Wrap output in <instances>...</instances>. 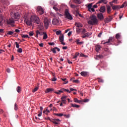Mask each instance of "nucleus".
<instances>
[{"label": "nucleus", "instance_id": "nucleus-6", "mask_svg": "<svg viewBox=\"0 0 127 127\" xmlns=\"http://www.w3.org/2000/svg\"><path fill=\"white\" fill-rule=\"evenodd\" d=\"M46 33V32H43L40 31V30H37L36 31V35H35V37H36V38H38L39 35L42 36Z\"/></svg>", "mask_w": 127, "mask_h": 127}, {"label": "nucleus", "instance_id": "nucleus-40", "mask_svg": "<svg viewBox=\"0 0 127 127\" xmlns=\"http://www.w3.org/2000/svg\"><path fill=\"white\" fill-rule=\"evenodd\" d=\"M14 109L15 110V111H17L18 110V107L16 103H15Z\"/></svg>", "mask_w": 127, "mask_h": 127}, {"label": "nucleus", "instance_id": "nucleus-63", "mask_svg": "<svg viewBox=\"0 0 127 127\" xmlns=\"http://www.w3.org/2000/svg\"><path fill=\"white\" fill-rule=\"evenodd\" d=\"M39 47L43 48L44 47V44L43 43L39 44Z\"/></svg>", "mask_w": 127, "mask_h": 127}, {"label": "nucleus", "instance_id": "nucleus-24", "mask_svg": "<svg viewBox=\"0 0 127 127\" xmlns=\"http://www.w3.org/2000/svg\"><path fill=\"white\" fill-rule=\"evenodd\" d=\"M53 91H54V89H53V88H47L45 90V93H51V92H53Z\"/></svg>", "mask_w": 127, "mask_h": 127}, {"label": "nucleus", "instance_id": "nucleus-14", "mask_svg": "<svg viewBox=\"0 0 127 127\" xmlns=\"http://www.w3.org/2000/svg\"><path fill=\"white\" fill-rule=\"evenodd\" d=\"M56 50H58V52H60V49L58 48V47H55L54 48H51V52H53V53H54V54H56Z\"/></svg>", "mask_w": 127, "mask_h": 127}, {"label": "nucleus", "instance_id": "nucleus-12", "mask_svg": "<svg viewBox=\"0 0 127 127\" xmlns=\"http://www.w3.org/2000/svg\"><path fill=\"white\" fill-rule=\"evenodd\" d=\"M106 7H107V14H110L112 13V7H111V6L109 5H107Z\"/></svg>", "mask_w": 127, "mask_h": 127}, {"label": "nucleus", "instance_id": "nucleus-25", "mask_svg": "<svg viewBox=\"0 0 127 127\" xmlns=\"http://www.w3.org/2000/svg\"><path fill=\"white\" fill-rule=\"evenodd\" d=\"M75 26L78 28L83 27V25L79 22H75Z\"/></svg>", "mask_w": 127, "mask_h": 127}, {"label": "nucleus", "instance_id": "nucleus-61", "mask_svg": "<svg viewBox=\"0 0 127 127\" xmlns=\"http://www.w3.org/2000/svg\"><path fill=\"white\" fill-rule=\"evenodd\" d=\"M57 15H58V16H60V17L63 16V15H62V14H61V13H59V12H58V13H57Z\"/></svg>", "mask_w": 127, "mask_h": 127}, {"label": "nucleus", "instance_id": "nucleus-45", "mask_svg": "<svg viewBox=\"0 0 127 127\" xmlns=\"http://www.w3.org/2000/svg\"><path fill=\"white\" fill-rule=\"evenodd\" d=\"M56 35H60L62 33V31L61 30H59V31H57V32H56Z\"/></svg>", "mask_w": 127, "mask_h": 127}, {"label": "nucleus", "instance_id": "nucleus-56", "mask_svg": "<svg viewBox=\"0 0 127 127\" xmlns=\"http://www.w3.org/2000/svg\"><path fill=\"white\" fill-rule=\"evenodd\" d=\"M74 102L77 103H79V100L77 98H74Z\"/></svg>", "mask_w": 127, "mask_h": 127}, {"label": "nucleus", "instance_id": "nucleus-4", "mask_svg": "<svg viewBox=\"0 0 127 127\" xmlns=\"http://www.w3.org/2000/svg\"><path fill=\"white\" fill-rule=\"evenodd\" d=\"M11 16L12 19H19L20 16H19V13L18 12H12L11 13Z\"/></svg>", "mask_w": 127, "mask_h": 127}, {"label": "nucleus", "instance_id": "nucleus-3", "mask_svg": "<svg viewBox=\"0 0 127 127\" xmlns=\"http://www.w3.org/2000/svg\"><path fill=\"white\" fill-rule=\"evenodd\" d=\"M64 16L65 17V18L69 20H73V17H72L71 14H70L68 9H66L65 10H64Z\"/></svg>", "mask_w": 127, "mask_h": 127}, {"label": "nucleus", "instance_id": "nucleus-23", "mask_svg": "<svg viewBox=\"0 0 127 127\" xmlns=\"http://www.w3.org/2000/svg\"><path fill=\"white\" fill-rule=\"evenodd\" d=\"M80 75L83 77H85L88 75V72L87 71H82L80 72Z\"/></svg>", "mask_w": 127, "mask_h": 127}, {"label": "nucleus", "instance_id": "nucleus-64", "mask_svg": "<svg viewBox=\"0 0 127 127\" xmlns=\"http://www.w3.org/2000/svg\"><path fill=\"white\" fill-rule=\"evenodd\" d=\"M49 3L52 5L54 4V0H51L50 2H49Z\"/></svg>", "mask_w": 127, "mask_h": 127}, {"label": "nucleus", "instance_id": "nucleus-36", "mask_svg": "<svg viewBox=\"0 0 127 127\" xmlns=\"http://www.w3.org/2000/svg\"><path fill=\"white\" fill-rule=\"evenodd\" d=\"M13 33V31H10L7 32V35H12Z\"/></svg>", "mask_w": 127, "mask_h": 127}, {"label": "nucleus", "instance_id": "nucleus-28", "mask_svg": "<svg viewBox=\"0 0 127 127\" xmlns=\"http://www.w3.org/2000/svg\"><path fill=\"white\" fill-rule=\"evenodd\" d=\"M39 31H43L44 30V26L43 25V23H40V25L39 26Z\"/></svg>", "mask_w": 127, "mask_h": 127}, {"label": "nucleus", "instance_id": "nucleus-49", "mask_svg": "<svg viewBox=\"0 0 127 127\" xmlns=\"http://www.w3.org/2000/svg\"><path fill=\"white\" fill-rule=\"evenodd\" d=\"M70 7H71L73 9H75L76 7H77V6H76L75 5H73V4H70Z\"/></svg>", "mask_w": 127, "mask_h": 127}, {"label": "nucleus", "instance_id": "nucleus-43", "mask_svg": "<svg viewBox=\"0 0 127 127\" xmlns=\"http://www.w3.org/2000/svg\"><path fill=\"white\" fill-rule=\"evenodd\" d=\"M21 37L22 38H28L29 36L27 35H22Z\"/></svg>", "mask_w": 127, "mask_h": 127}, {"label": "nucleus", "instance_id": "nucleus-8", "mask_svg": "<svg viewBox=\"0 0 127 127\" xmlns=\"http://www.w3.org/2000/svg\"><path fill=\"white\" fill-rule=\"evenodd\" d=\"M115 40V39L114 37H110L109 38L108 41H107L106 42L103 43V44H110L111 42H113Z\"/></svg>", "mask_w": 127, "mask_h": 127}, {"label": "nucleus", "instance_id": "nucleus-17", "mask_svg": "<svg viewBox=\"0 0 127 127\" xmlns=\"http://www.w3.org/2000/svg\"><path fill=\"white\" fill-rule=\"evenodd\" d=\"M14 19L13 18H10L9 20L7 21V23L8 24L12 25L14 23Z\"/></svg>", "mask_w": 127, "mask_h": 127}, {"label": "nucleus", "instance_id": "nucleus-11", "mask_svg": "<svg viewBox=\"0 0 127 127\" xmlns=\"http://www.w3.org/2000/svg\"><path fill=\"white\" fill-rule=\"evenodd\" d=\"M97 18L99 20H103L104 19V15H103V13H99L97 14Z\"/></svg>", "mask_w": 127, "mask_h": 127}, {"label": "nucleus", "instance_id": "nucleus-51", "mask_svg": "<svg viewBox=\"0 0 127 127\" xmlns=\"http://www.w3.org/2000/svg\"><path fill=\"white\" fill-rule=\"evenodd\" d=\"M17 52H18L19 53H21L22 52V49H21V48L18 49Z\"/></svg>", "mask_w": 127, "mask_h": 127}, {"label": "nucleus", "instance_id": "nucleus-41", "mask_svg": "<svg viewBox=\"0 0 127 127\" xmlns=\"http://www.w3.org/2000/svg\"><path fill=\"white\" fill-rule=\"evenodd\" d=\"M38 89H39V88H38V87H37L34 88V89H33V90H32V92L33 93H35V92H36L37 91H38Z\"/></svg>", "mask_w": 127, "mask_h": 127}, {"label": "nucleus", "instance_id": "nucleus-7", "mask_svg": "<svg viewBox=\"0 0 127 127\" xmlns=\"http://www.w3.org/2000/svg\"><path fill=\"white\" fill-rule=\"evenodd\" d=\"M87 7L88 8V10L89 11V12H95V9L92 7V3H89V5L87 6Z\"/></svg>", "mask_w": 127, "mask_h": 127}, {"label": "nucleus", "instance_id": "nucleus-26", "mask_svg": "<svg viewBox=\"0 0 127 127\" xmlns=\"http://www.w3.org/2000/svg\"><path fill=\"white\" fill-rule=\"evenodd\" d=\"M59 39H60V42H64V35L63 34H61L60 36Z\"/></svg>", "mask_w": 127, "mask_h": 127}, {"label": "nucleus", "instance_id": "nucleus-57", "mask_svg": "<svg viewBox=\"0 0 127 127\" xmlns=\"http://www.w3.org/2000/svg\"><path fill=\"white\" fill-rule=\"evenodd\" d=\"M47 112V113H50V111H49L48 109L46 110H44V111H43V113H46Z\"/></svg>", "mask_w": 127, "mask_h": 127}, {"label": "nucleus", "instance_id": "nucleus-60", "mask_svg": "<svg viewBox=\"0 0 127 127\" xmlns=\"http://www.w3.org/2000/svg\"><path fill=\"white\" fill-rule=\"evenodd\" d=\"M118 0H113L111 2L115 3V4H118Z\"/></svg>", "mask_w": 127, "mask_h": 127}, {"label": "nucleus", "instance_id": "nucleus-34", "mask_svg": "<svg viewBox=\"0 0 127 127\" xmlns=\"http://www.w3.org/2000/svg\"><path fill=\"white\" fill-rule=\"evenodd\" d=\"M73 2L78 4H80L81 3L80 0H73Z\"/></svg>", "mask_w": 127, "mask_h": 127}, {"label": "nucleus", "instance_id": "nucleus-42", "mask_svg": "<svg viewBox=\"0 0 127 127\" xmlns=\"http://www.w3.org/2000/svg\"><path fill=\"white\" fill-rule=\"evenodd\" d=\"M96 57L97 58L103 59L104 56H103L102 55H97Z\"/></svg>", "mask_w": 127, "mask_h": 127}, {"label": "nucleus", "instance_id": "nucleus-19", "mask_svg": "<svg viewBox=\"0 0 127 127\" xmlns=\"http://www.w3.org/2000/svg\"><path fill=\"white\" fill-rule=\"evenodd\" d=\"M112 7L113 10H119L121 8L120 5H115Z\"/></svg>", "mask_w": 127, "mask_h": 127}, {"label": "nucleus", "instance_id": "nucleus-21", "mask_svg": "<svg viewBox=\"0 0 127 127\" xmlns=\"http://www.w3.org/2000/svg\"><path fill=\"white\" fill-rule=\"evenodd\" d=\"M1 3H2V4H3V5H5L6 6L9 5V2L8 0H1Z\"/></svg>", "mask_w": 127, "mask_h": 127}, {"label": "nucleus", "instance_id": "nucleus-59", "mask_svg": "<svg viewBox=\"0 0 127 127\" xmlns=\"http://www.w3.org/2000/svg\"><path fill=\"white\" fill-rule=\"evenodd\" d=\"M48 45L50 46H54V45H55V43H48Z\"/></svg>", "mask_w": 127, "mask_h": 127}, {"label": "nucleus", "instance_id": "nucleus-30", "mask_svg": "<svg viewBox=\"0 0 127 127\" xmlns=\"http://www.w3.org/2000/svg\"><path fill=\"white\" fill-rule=\"evenodd\" d=\"M53 8H54V9L55 10H56V11H59V12H60V13L62 12V10H61V9H59V8L56 7V6L53 7Z\"/></svg>", "mask_w": 127, "mask_h": 127}, {"label": "nucleus", "instance_id": "nucleus-44", "mask_svg": "<svg viewBox=\"0 0 127 127\" xmlns=\"http://www.w3.org/2000/svg\"><path fill=\"white\" fill-rule=\"evenodd\" d=\"M17 92L18 93H20V92H21V87L20 86H17Z\"/></svg>", "mask_w": 127, "mask_h": 127}, {"label": "nucleus", "instance_id": "nucleus-5", "mask_svg": "<svg viewBox=\"0 0 127 127\" xmlns=\"http://www.w3.org/2000/svg\"><path fill=\"white\" fill-rule=\"evenodd\" d=\"M37 13H39L40 15H42L44 13V9H43L42 6H37Z\"/></svg>", "mask_w": 127, "mask_h": 127}, {"label": "nucleus", "instance_id": "nucleus-9", "mask_svg": "<svg viewBox=\"0 0 127 127\" xmlns=\"http://www.w3.org/2000/svg\"><path fill=\"white\" fill-rule=\"evenodd\" d=\"M44 26L45 29H48L49 27V20L47 18L44 19Z\"/></svg>", "mask_w": 127, "mask_h": 127}, {"label": "nucleus", "instance_id": "nucleus-16", "mask_svg": "<svg viewBox=\"0 0 127 127\" xmlns=\"http://www.w3.org/2000/svg\"><path fill=\"white\" fill-rule=\"evenodd\" d=\"M52 23H53V25H59V20L56 18H54V19H53Z\"/></svg>", "mask_w": 127, "mask_h": 127}, {"label": "nucleus", "instance_id": "nucleus-37", "mask_svg": "<svg viewBox=\"0 0 127 127\" xmlns=\"http://www.w3.org/2000/svg\"><path fill=\"white\" fill-rule=\"evenodd\" d=\"M76 33H78V34H79L81 32V30H82L81 29H79V28H76Z\"/></svg>", "mask_w": 127, "mask_h": 127}, {"label": "nucleus", "instance_id": "nucleus-38", "mask_svg": "<svg viewBox=\"0 0 127 127\" xmlns=\"http://www.w3.org/2000/svg\"><path fill=\"white\" fill-rule=\"evenodd\" d=\"M81 34H85L87 32L86 29H81Z\"/></svg>", "mask_w": 127, "mask_h": 127}, {"label": "nucleus", "instance_id": "nucleus-1", "mask_svg": "<svg viewBox=\"0 0 127 127\" xmlns=\"http://www.w3.org/2000/svg\"><path fill=\"white\" fill-rule=\"evenodd\" d=\"M33 20L34 22L36 23L37 24H40V19L38 16H31V18H26L24 21L27 26H30L31 25V22Z\"/></svg>", "mask_w": 127, "mask_h": 127}, {"label": "nucleus", "instance_id": "nucleus-33", "mask_svg": "<svg viewBox=\"0 0 127 127\" xmlns=\"http://www.w3.org/2000/svg\"><path fill=\"white\" fill-rule=\"evenodd\" d=\"M70 105H71V107H73V108H78L80 107V106L79 105H76V104H73L72 103L70 104Z\"/></svg>", "mask_w": 127, "mask_h": 127}, {"label": "nucleus", "instance_id": "nucleus-2", "mask_svg": "<svg viewBox=\"0 0 127 127\" xmlns=\"http://www.w3.org/2000/svg\"><path fill=\"white\" fill-rule=\"evenodd\" d=\"M91 20L88 21V23L90 25H95L98 23V19H97L96 16L95 15H92L90 17Z\"/></svg>", "mask_w": 127, "mask_h": 127}, {"label": "nucleus", "instance_id": "nucleus-29", "mask_svg": "<svg viewBox=\"0 0 127 127\" xmlns=\"http://www.w3.org/2000/svg\"><path fill=\"white\" fill-rule=\"evenodd\" d=\"M54 93H56V94L60 95L62 93H64V91L62 90V89H61L60 90H58V92L55 91Z\"/></svg>", "mask_w": 127, "mask_h": 127}, {"label": "nucleus", "instance_id": "nucleus-39", "mask_svg": "<svg viewBox=\"0 0 127 127\" xmlns=\"http://www.w3.org/2000/svg\"><path fill=\"white\" fill-rule=\"evenodd\" d=\"M43 35V39L46 40L48 38V35L46 33Z\"/></svg>", "mask_w": 127, "mask_h": 127}, {"label": "nucleus", "instance_id": "nucleus-20", "mask_svg": "<svg viewBox=\"0 0 127 127\" xmlns=\"http://www.w3.org/2000/svg\"><path fill=\"white\" fill-rule=\"evenodd\" d=\"M99 11L104 13L106 11V7L105 6H101L100 8Z\"/></svg>", "mask_w": 127, "mask_h": 127}, {"label": "nucleus", "instance_id": "nucleus-13", "mask_svg": "<svg viewBox=\"0 0 127 127\" xmlns=\"http://www.w3.org/2000/svg\"><path fill=\"white\" fill-rule=\"evenodd\" d=\"M61 121L59 119H53V121H51V122H52L53 123L56 125H59V123Z\"/></svg>", "mask_w": 127, "mask_h": 127}, {"label": "nucleus", "instance_id": "nucleus-50", "mask_svg": "<svg viewBox=\"0 0 127 127\" xmlns=\"http://www.w3.org/2000/svg\"><path fill=\"white\" fill-rule=\"evenodd\" d=\"M3 16L0 17V23L1 25V22H3Z\"/></svg>", "mask_w": 127, "mask_h": 127}, {"label": "nucleus", "instance_id": "nucleus-15", "mask_svg": "<svg viewBox=\"0 0 127 127\" xmlns=\"http://www.w3.org/2000/svg\"><path fill=\"white\" fill-rule=\"evenodd\" d=\"M109 18H106L104 19V22L105 23H108L109 22L112 21L113 19V17L112 16H109Z\"/></svg>", "mask_w": 127, "mask_h": 127}, {"label": "nucleus", "instance_id": "nucleus-52", "mask_svg": "<svg viewBox=\"0 0 127 127\" xmlns=\"http://www.w3.org/2000/svg\"><path fill=\"white\" fill-rule=\"evenodd\" d=\"M33 34H34V33L32 31H30L29 32V35L30 36H33Z\"/></svg>", "mask_w": 127, "mask_h": 127}, {"label": "nucleus", "instance_id": "nucleus-58", "mask_svg": "<svg viewBox=\"0 0 127 127\" xmlns=\"http://www.w3.org/2000/svg\"><path fill=\"white\" fill-rule=\"evenodd\" d=\"M126 4V2L125 3H123L122 5H121V6H120V8H124L125 6H126L125 5V4Z\"/></svg>", "mask_w": 127, "mask_h": 127}, {"label": "nucleus", "instance_id": "nucleus-54", "mask_svg": "<svg viewBox=\"0 0 127 127\" xmlns=\"http://www.w3.org/2000/svg\"><path fill=\"white\" fill-rule=\"evenodd\" d=\"M15 45H16V48L19 49V45L18 43H17V42H15Z\"/></svg>", "mask_w": 127, "mask_h": 127}, {"label": "nucleus", "instance_id": "nucleus-46", "mask_svg": "<svg viewBox=\"0 0 127 127\" xmlns=\"http://www.w3.org/2000/svg\"><path fill=\"white\" fill-rule=\"evenodd\" d=\"M56 116L62 117L64 116V114H54Z\"/></svg>", "mask_w": 127, "mask_h": 127}, {"label": "nucleus", "instance_id": "nucleus-35", "mask_svg": "<svg viewBox=\"0 0 127 127\" xmlns=\"http://www.w3.org/2000/svg\"><path fill=\"white\" fill-rule=\"evenodd\" d=\"M62 90L63 92H66L67 93H71V91L69 89L62 88Z\"/></svg>", "mask_w": 127, "mask_h": 127}, {"label": "nucleus", "instance_id": "nucleus-47", "mask_svg": "<svg viewBox=\"0 0 127 127\" xmlns=\"http://www.w3.org/2000/svg\"><path fill=\"white\" fill-rule=\"evenodd\" d=\"M98 82H100V83H103L104 80H103V79L101 78H98Z\"/></svg>", "mask_w": 127, "mask_h": 127}, {"label": "nucleus", "instance_id": "nucleus-18", "mask_svg": "<svg viewBox=\"0 0 127 127\" xmlns=\"http://www.w3.org/2000/svg\"><path fill=\"white\" fill-rule=\"evenodd\" d=\"M67 98V96H62V98H61V99L62 100V103L66 104V99Z\"/></svg>", "mask_w": 127, "mask_h": 127}, {"label": "nucleus", "instance_id": "nucleus-62", "mask_svg": "<svg viewBox=\"0 0 127 127\" xmlns=\"http://www.w3.org/2000/svg\"><path fill=\"white\" fill-rule=\"evenodd\" d=\"M76 15H78V16H80V17L82 16L81 14L79 13V12H78V11H76Z\"/></svg>", "mask_w": 127, "mask_h": 127}, {"label": "nucleus", "instance_id": "nucleus-48", "mask_svg": "<svg viewBox=\"0 0 127 127\" xmlns=\"http://www.w3.org/2000/svg\"><path fill=\"white\" fill-rule=\"evenodd\" d=\"M106 0H100L99 1V2H98L97 3V4H99V3H103V2H104V1H105Z\"/></svg>", "mask_w": 127, "mask_h": 127}, {"label": "nucleus", "instance_id": "nucleus-55", "mask_svg": "<svg viewBox=\"0 0 127 127\" xmlns=\"http://www.w3.org/2000/svg\"><path fill=\"white\" fill-rule=\"evenodd\" d=\"M51 80L52 81H56V80H57V78H56V77H53L52 78H51Z\"/></svg>", "mask_w": 127, "mask_h": 127}, {"label": "nucleus", "instance_id": "nucleus-10", "mask_svg": "<svg viewBox=\"0 0 127 127\" xmlns=\"http://www.w3.org/2000/svg\"><path fill=\"white\" fill-rule=\"evenodd\" d=\"M91 34H92L91 33H90V32H87L86 33L82 34L83 35L81 36V38L85 39L90 36Z\"/></svg>", "mask_w": 127, "mask_h": 127}, {"label": "nucleus", "instance_id": "nucleus-32", "mask_svg": "<svg viewBox=\"0 0 127 127\" xmlns=\"http://www.w3.org/2000/svg\"><path fill=\"white\" fill-rule=\"evenodd\" d=\"M79 41H80L79 39H76V40L75 42H76V44L78 45H82V44H83V42H79Z\"/></svg>", "mask_w": 127, "mask_h": 127}, {"label": "nucleus", "instance_id": "nucleus-53", "mask_svg": "<svg viewBox=\"0 0 127 127\" xmlns=\"http://www.w3.org/2000/svg\"><path fill=\"white\" fill-rule=\"evenodd\" d=\"M72 82H74V83H79V81L77 79L73 80H72Z\"/></svg>", "mask_w": 127, "mask_h": 127}, {"label": "nucleus", "instance_id": "nucleus-31", "mask_svg": "<svg viewBox=\"0 0 127 127\" xmlns=\"http://www.w3.org/2000/svg\"><path fill=\"white\" fill-rule=\"evenodd\" d=\"M104 51L107 53V54L105 55V56L108 55L110 53V51L108 48L104 49Z\"/></svg>", "mask_w": 127, "mask_h": 127}, {"label": "nucleus", "instance_id": "nucleus-27", "mask_svg": "<svg viewBox=\"0 0 127 127\" xmlns=\"http://www.w3.org/2000/svg\"><path fill=\"white\" fill-rule=\"evenodd\" d=\"M115 38L117 40H120L121 39V35L120 33H117L116 35H115Z\"/></svg>", "mask_w": 127, "mask_h": 127}, {"label": "nucleus", "instance_id": "nucleus-22", "mask_svg": "<svg viewBox=\"0 0 127 127\" xmlns=\"http://www.w3.org/2000/svg\"><path fill=\"white\" fill-rule=\"evenodd\" d=\"M101 48V46L99 45H97L95 46V51L97 52H99V51H100V49Z\"/></svg>", "mask_w": 127, "mask_h": 127}]
</instances>
